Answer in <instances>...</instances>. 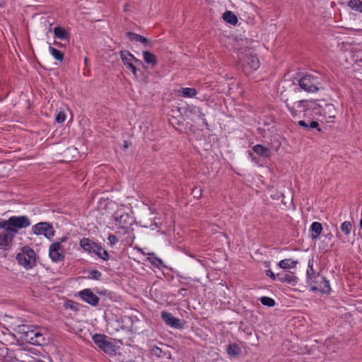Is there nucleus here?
I'll use <instances>...</instances> for the list:
<instances>
[{
	"instance_id": "25",
	"label": "nucleus",
	"mask_w": 362,
	"mask_h": 362,
	"mask_svg": "<svg viewBox=\"0 0 362 362\" xmlns=\"http://www.w3.org/2000/svg\"><path fill=\"white\" fill-rule=\"evenodd\" d=\"M223 19L231 25H235L238 23L237 16L230 11H227L223 14Z\"/></svg>"
},
{
	"instance_id": "5",
	"label": "nucleus",
	"mask_w": 362,
	"mask_h": 362,
	"mask_svg": "<svg viewBox=\"0 0 362 362\" xmlns=\"http://www.w3.org/2000/svg\"><path fill=\"white\" fill-rule=\"evenodd\" d=\"M119 55L122 63L127 69H129L133 74L136 76L137 69L136 65L142 64V62L136 58L131 52L127 50H122L119 52Z\"/></svg>"
},
{
	"instance_id": "38",
	"label": "nucleus",
	"mask_w": 362,
	"mask_h": 362,
	"mask_svg": "<svg viewBox=\"0 0 362 362\" xmlns=\"http://www.w3.org/2000/svg\"><path fill=\"white\" fill-rule=\"evenodd\" d=\"M66 119V114L63 111H59L55 118L57 123H62Z\"/></svg>"
},
{
	"instance_id": "44",
	"label": "nucleus",
	"mask_w": 362,
	"mask_h": 362,
	"mask_svg": "<svg viewBox=\"0 0 362 362\" xmlns=\"http://www.w3.org/2000/svg\"><path fill=\"white\" fill-rule=\"evenodd\" d=\"M267 276H269L273 280H276L277 277L276 274H274V272L271 269H268L266 271Z\"/></svg>"
},
{
	"instance_id": "48",
	"label": "nucleus",
	"mask_w": 362,
	"mask_h": 362,
	"mask_svg": "<svg viewBox=\"0 0 362 362\" xmlns=\"http://www.w3.org/2000/svg\"><path fill=\"white\" fill-rule=\"evenodd\" d=\"M186 292H187V289L184 288L180 289L179 291H178L179 294H180V295L183 296H185Z\"/></svg>"
},
{
	"instance_id": "7",
	"label": "nucleus",
	"mask_w": 362,
	"mask_h": 362,
	"mask_svg": "<svg viewBox=\"0 0 362 362\" xmlns=\"http://www.w3.org/2000/svg\"><path fill=\"white\" fill-rule=\"evenodd\" d=\"M92 339L97 346L105 353L112 354L115 351V345L106 339L107 337L105 335L95 334Z\"/></svg>"
},
{
	"instance_id": "37",
	"label": "nucleus",
	"mask_w": 362,
	"mask_h": 362,
	"mask_svg": "<svg viewBox=\"0 0 362 362\" xmlns=\"http://www.w3.org/2000/svg\"><path fill=\"white\" fill-rule=\"evenodd\" d=\"M102 274L98 270H91L89 272V277L93 279L99 280Z\"/></svg>"
},
{
	"instance_id": "20",
	"label": "nucleus",
	"mask_w": 362,
	"mask_h": 362,
	"mask_svg": "<svg viewBox=\"0 0 362 362\" xmlns=\"http://www.w3.org/2000/svg\"><path fill=\"white\" fill-rule=\"evenodd\" d=\"M143 57L144 62L152 66H156L158 63L157 57L149 51H144Z\"/></svg>"
},
{
	"instance_id": "56",
	"label": "nucleus",
	"mask_w": 362,
	"mask_h": 362,
	"mask_svg": "<svg viewBox=\"0 0 362 362\" xmlns=\"http://www.w3.org/2000/svg\"><path fill=\"white\" fill-rule=\"evenodd\" d=\"M337 236L339 238H340V235H339V233H337Z\"/></svg>"
},
{
	"instance_id": "31",
	"label": "nucleus",
	"mask_w": 362,
	"mask_h": 362,
	"mask_svg": "<svg viewBox=\"0 0 362 362\" xmlns=\"http://www.w3.org/2000/svg\"><path fill=\"white\" fill-rule=\"evenodd\" d=\"M340 230L346 235H349L352 230V224L350 221H344L340 226Z\"/></svg>"
},
{
	"instance_id": "22",
	"label": "nucleus",
	"mask_w": 362,
	"mask_h": 362,
	"mask_svg": "<svg viewBox=\"0 0 362 362\" xmlns=\"http://www.w3.org/2000/svg\"><path fill=\"white\" fill-rule=\"evenodd\" d=\"M252 150L257 155L264 158H268L270 156V150L260 144L254 146Z\"/></svg>"
},
{
	"instance_id": "6",
	"label": "nucleus",
	"mask_w": 362,
	"mask_h": 362,
	"mask_svg": "<svg viewBox=\"0 0 362 362\" xmlns=\"http://www.w3.org/2000/svg\"><path fill=\"white\" fill-rule=\"evenodd\" d=\"M300 87L306 92L314 93L318 90L320 82L318 78L310 74L303 76L299 80Z\"/></svg>"
},
{
	"instance_id": "29",
	"label": "nucleus",
	"mask_w": 362,
	"mask_h": 362,
	"mask_svg": "<svg viewBox=\"0 0 362 362\" xmlns=\"http://www.w3.org/2000/svg\"><path fill=\"white\" fill-rule=\"evenodd\" d=\"M49 50L53 57L59 62H62L64 59V53L54 47L49 46Z\"/></svg>"
},
{
	"instance_id": "10",
	"label": "nucleus",
	"mask_w": 362,
	"mask_h": 362,
	"mask_svg": "<svg viewBox=\"0 0 362 362\" xmlns=\"http://www.w3.org/2000/svg\"><path fill=\"white\" fill-rule=\"evenodd\" d=\"M132 217L127 213L122 211H117L114 214L115 226L118 228H127L132 224Z\"/></svg>"
},
{
	"instance_id": "43",
	"label": "nucleus",
	"mask_w": 362,
	"mask_h": 362,
	"mask_svg": "<svg viewBox=\"0 0 362 362\" xmlns=\"http://www.w3.org/2000/svg\"><path fill=\"white\" fill-rule=\"evenodd\" d=\"M334 108L332 104H326L325 108L324 110V111H325L324 114L326 115L325 111H327L329 112H334Z\"/></svg>"
},
{
	"instance_id": "34",
	"label": "nucleus",
	"mask_w": 362,
	"mask_h": 362,
	"mask_svg": "<svg viewBox=\"0 0 362 362\" xmlns=\"http://www.w3.org/2000/svg\"><path fill=\"white\" fill-rule=\"evenodd\" d=\"M127 36L132 42H140L143 36L133 32L127 33Z\"/></svg>"
},
{
	"instance_id": "12",
	"label": "nucleus",
	"mask_w": 362,
	"mask_h": 362,
	"mask_svg": "<svg viewBox=\"0 0 362 362\" xmlns=\"http://www.w3.org/2000/svg\"><path fill=\"white\" fill-rule=\"evenodd\" d=\"M78 296L82 300L93 306H96L100 300L99 298L88 288L79 291Z\"/></svg>"
},
{
	"instance_id": "11",
	"label": "nucleus",
	"mask_w": 362,
	"mask_h": 362,
	"mask_svg": "<svg viewBox=\"0 0 362 362\" xmlns=\"http://www.w3.org/2000/svg\"><path fill=\"white\" fill-rule=\"evenodd\" d=\"M161 318L165 322V323L170 327L175 329H181L183 327V324L182 323L181 320L175 317L171 313L168 312L162 311Z\"/></svg>"
},
{
	"instance_id": "15",
	"label": "nucleus",
	"mask_w": 362,
	"mask_h": 362,
	"mask_svg": "<svg viewBox=\"0 0 362 362\" xmlns=\"http://www.w3.org/2000/svg\"><path fill=\"white\" fill-rule=\"evenodd\" d=\"M15 234L9 230H4L1 233H0V246L1 247H7L12 242L13 239L15 237Z\"/></svg>"
},
{
	"instance_id": "39",
	"label": "nucleus",
	"mask_w": 362,
	"mask_h": 362,
	"mask_svg": "<svg viewBox=\"0 0 362 362\" xmlns=\"http://www.w3.org/2000/svg\"><path fill=\"white\" fill-rule=\"evenodd\" d=\"M202 189L200 187H194L192 191V194L194 198H199L202 196Z\"/></svg>"
},
{
	"instance_id": "45",
	"label": "nucleus",
	"mask_w": 362,
	"mask_h": 362,
	"mask_svg": "<svg viewBox=\"0 0 362 362\" xmlns=\"http://www.w3.org/2000/svg\"><path fill=\"white\" fill-rule=\"evenodd\" d=\"M298 124L302 127H303L304 129H307L309 128V123L308 122H306L304 120H300L298 122Z\"/></svg>"
},
{
	"instance_id": "52",
	"label": "nucleus",
	"mask_w": 362,
	"mask_h": 362,
	"mask_svg": "<svg viewBox=\"0 0 362 362\" xmlns=\"http://www.w3.org/2000/svg\"><path fill=\"white\" fill-rule=\"evenodd\" d=\"M54 44L58 47H60L62 45V43L61 42H58L57 41H54Z\"/></svg>"
},
{
	"instance_id": "35",
	"label": "nucleus",
	"mask_w": 362,
	"mask_h": 362,
	"mask_svg": "<svg viewBox=\"0 0 362 362\" xmlns=\"http://www.w3.org/2000/svg\"><path fill=\"white\" fill-rule=\"evenodd\" d=\"M65 306L66 308H69L74 311H78L79 310V304L72 300H68L66 302Z\"/></svg>"
},
{
	"instance_id": "8",
	"label": "nucleus",
	"mask_w": 362,
	"mask_h": 362,
	"mask_svg": "<svg viewBox=\"0 0 362 362\" xmlns=\"http://www.w3.org/2000/svg\"><path fill=\"white\" fill-rule=\"evenodd\" d=\"M32 230L34 234L37 235H43L47 238H51L54 235L53 227L47 222H40L34 225Z\"/></svg>"
},
{
	"instance_id": "13",
	"label": "nucleus",
	"mask_w": 362,
	"mask_h": 362,
	"mask_svg": "<svg viewBox=\"0 0 362 362\" xmlns=\"http://www.w3.org/2000/svg\"><path fill=\"white\" fill-rule=\"evenodd\" d=\"M313 291H319L321 293H328L330 291L329 281L325 276L318 277V280L312 286Z\"/></svg>"
},
{
	"instance_id": "2",
	"label": "nucleus",
	"mask_w": 362,
	"mask_h": 362,
	"mask_svg": "<svg viewBox=\"0 0 362 362\" xmlns=\"http://www.w3.org/2000/svg\"><path fill=\"white\" fill-rule=\"evenodd\" d=\"M31 225L30 218L26 216H13L7 220L0 221V229L9 230L15 235L20 229L25 228Z\"/></svg>"
},
{
	"instance_id": "17",
	"label": "nucleus",
	"mask_w": 362,
	"mask_h": 362,
	"mask_svg": "<svg viewBox=\"0 0 362 362\" xmlns=\"http://www.w3.org/2000/svg\"><path fill=\"white\" fill-rule=\"evenodd\" d=\"M276 276L281 283H288L292 285H295L296 283L297 278L291 272L285 274L278 273L276 274Z\"/></svg>"
},
{
	"instance_id": "14",
	"label": "nucleus",
	"mask_w": 362,
	"mask_h": 362,
	"mask_svg": "<svg viewBox=\"0 0 362 362\" xmlns=\"http://www.w3.org/2000/svg\"><path fill=\"white\" fill-rule=\"evenodd\" d=\"M98 244L88 238H83L80 240V246L83 250L89 253H94L95 250L98 249Z\"/></svg>"
},
{
	"instance_id": "30",
	"label": "nucleus",
	"mask_w": 362,
	"mask_h": 362,
	"mask_svg": "<svg viewBox=\"0 0 362 362\" xmlns=\"http://www.w3.org/2000/svg\"><path fill=\"white\" fill-rule=\"evenodd\" d=\"M93 254H95L99 258H101L103 260H107L109 259V255L107 252L103 249L100 245H98V249L95 250V252Z\"/></svg>"
},
{
	"instance_id": "40",
	"label": "nucleus",
	"mask_w": 362,
	"mask_h": 362,
	"mask_svg": "<svg viewBox=\"0 0 362 362\" xmlns=\"http://www.w3.org/2000/svg\"><path fill=\"white\" fill-rule=\"evenodd\" d=\"M139 42L142 43L145 47H151L153 45L151 41L144 37H142L141 40Z\"/></svg>"
},
{
	"instance_id": "33",
	"label": "nucleus",
	"mask_w": 362,
	"mask_h": 362,
	"mask_svg": "<svg viewBox=\"0 0 362 362\" xmlns=\"http://www.w3.org/2000/svg\"><path fill=\"white\" fill-rule=\"evenodd\" d=\"M260 302L262 305L269 307H273L275 305V300L273 298L267 296L261 297Z\"/></svg>"
},
{
	"instance_id": "18",
	"label": "nucleus",
	"mask_w": 362,
	"mask_h": 362,
	"mask_svg": "<svg viewBox=\"0 0 362 362\" xmlns=\"http://www.w3.org/2000/svg\"><path fill=\"white\" fill-rule=\"evenodd\" d=\"M189 112L192 115L197 116L200 119H202L204 124L206 127V128L209 127V124L205 118V113L199 107L192 106L191 107H189Z\"/></svg>"
},
{
	"instance_id": "47",
	"label": "nucleus",
	"mask_w": 362,
	"mask_h": 362,
	"mask_svg": "<svg viewBox=\"0 0 362 362\" xmlns=\"http://www.w3.org/2000/svg\"><path fill=\"white\" fill-rule=\"evenodd\" d=\"M249 156L251 158L252 160L255 162V163H257V158L253 156V153L250 151H248Z\"/></svg>"
},
{
	"instance_id": "23",
	"label": "nucleus",
	"mask_w": 362,
	"mask_h": 362,
	"mask_svg": "<svg viewBox=\"0 0 362 362\" xmlns=\"http://www.w3.org/2000/svg\"><path fill=\"white\" fill-rule=\"evenodd\" d=\"M150 354L152 356H155L156 358H163V357H170V353L168 351L162 350L158 346H153L151 351Z\"/></svg>"
},
{
	"instance_id": "49",
	"label": "nucleus",
	"mask_w": 362,
	"mask_h": 362,
	"mask_svg": "<svg viewBox=\"0 0 362 362\" xmlns=\"http://www.w3.org/2000/svg\"><path fill=\"white\" fill-rule=\"evenodd\" d=\"M123 147L124 149H127L129 148V144L127 141H124Z\"/></svg>"
},
{
	"instance_id": "41",
	"label": "nucleus",
	"mask_w": 362,
	"mask_h": 362,
	"mask_svg": "<svg viewBox=\"0 0 362 362\" xmlns=\"http://www.w3.org/2000/svg\"><path fill=\"white\" fill-rule=\"evenodd\" d=\"M309 128L317 129L320 132L322 131L321 128L319 127V123L317 121H311L309 123Z\"/></svg>"
},
{
	"instance_id": "32",
	"label": "nucleus",
	"mask_w": 362,
	"mask_h": 362,
	"mask_svg": "<svg viewBox=\"0 0 362 362\" xmlns=\"http://www.w3.org/2000/svg\"><path fill=\"white\" fill-rule=\"evenodd\" d=\"M240 350L238 345L234 344H230L229 346H228L227 353L228 354V355L235 356L238 355L240 354Z\"/></svg>"
},
{
	"instance_id": "53",
	"label": "nucleus",
	"mask_w": 362,
	"mask_h": 362,
	"mask_svg": "<svg viewBox=\"0 0 362 362\" xmlns=\"http://www.w3.org/2000/svg\"><path fill=\"white\" fill-rule=\"evenodd\" d=\"M328 117V119L334 118V117H335V115H332V114H330V115H328V117Z\"/></svg>"
},
{
	"instance_id": "46",
	"label": "nucleus",
	"mask_w": 362,
	"mask_h": 362,
	"mask_svg": "<svg viewBox=\"0 0 362 362\" xmlns=\"http://www.w3.org/2000/svg\"><path fill=\"white\" fill-rule=\"evenodd\" d=\"M180 278L182 279L180 283L183 285H187L189 283L188 281L191 279L190 277L180 276Z\"/></svg>"
},
{
	"instance_id": "51",
	"label": "nucleus",
	"mask_w": 362,
	"mask_h": 362,
	"mask_svg": "<svg viewBox=\"0 0 362 362\" xmlns=\"http://www.w3.org/2000/svg\"><path fill=\"white\" fill-rule=\"evenodd\" d=\"M67 238L66 237H63L61 238V241L59 243H63V242H65Z\"/></svg>"
},
{
	"instance_id": "9",
	"label": "nucleus",
	"mask_w": 362,
	"mask_h": 362,
	"mask_svg": "<svg viewBox=\"0 0 362 362\" xmlns=\"http://www.w3.org/2000/svg\"><path fill=\"white\" fill-rule=\"evenodd\" d=\"M49 256L54 262H59L64 259V248L61 243H53L50 245Z\"/></svg>"
},
{
	"instance_id": "1",
	"label": "nucleus",
	"mask_w": 362,
	"mask_h": 362,
	"mask_svg": "<svg viewBox=\"0 0 362 362\" xmlns=\"http://www.w3.org/2000/svg\"><path fill=\"white\" fill-rule=\"evenodd\" d=\"M16 330L21 334V339L27 343L34 345H42L45 342V337L40 329L33 325H18Z\"/></svg>"
},
{
	"instance_id": "55",
	"label": "nucleus",
	"mask_w": 362,
	"mask_h": 362,
	"mask_svg": "<svg viewBox=\"0 0 362 362\" xmlns=\"http://www.w3.org/2000/svg\"><path fill=\"white\" fill-rule=\"evenodd\" d=\"M36 362H45V361H42V360H37Z\"/></svg>"
},
{
	"instance_id": "16",
	"label": "nucleus",
	"mask_w": 362,
	"mask_h": 362,
	"mask_svg": "<svg viewBox=\"0 0 362 362\" xmlns=\"http://www.w3.org/2000/svg\"><path fill=\"white\" fill-rule=\"evenodd\" d=\"M321 276L317 274V272L313 269V261L309 260L308 262V269L307 270V277L308 283L313 286V284H315L316 281L318 280V277Z\"/></svg>"
},
{
	"instance_id": "24",
	"label": "nucleus",
	"mask_w": 362,
	"mask_h": 362,
	"mask_svg": "<svg viewBox=\"0 0 362 362\" xmlns=\"http://www.w3.org/2000/svg\"><path fill=\"white\" fill-rule=\"evenodd\" d=\"M297 264V261L292 260L291 259H284L281 260L278 265L280 268L285 269L296 268Z\"/></svg>"
},
{
	"instance_id": "3",
	"label": "nucleus",
	"mask_w": 362,
	"mask_h": 362,
	"mask_svg": "<svg viewBox=\"0 0 362 362\" xmlns=\"http://www.w3.org/2000/svg\"><path fill=\"white\" fill-rule=\"evenodd\" d=\"M16 260L26 269H31L35 265V252L29 246H24L22 248L21 252L17 254Z\"/></svg>"
},
{
	"instance_id": "42",
	"label": "nucleus",
	"mask_w": 362,
	"mask_h": 362,
	"mask_svg": "<svg viewBox=\"0 0 362 362\" xmlns=\"http://www.w3.org/2000/svg\"><path fill=\"white\" fill-rule=\"evenodd\" d=\"M107 239L111 245H114L118 241L117 238L115 235H110Z\"/></svg>"
},
{
	"instance_id": "4",
	"label": "nucleus",
	"mask_w": 362,
	"mask_h": 362,
	"mask_svg": "<svg viewBox=\"0 0 362 362\" xmlns=\"http://www.w3.org/2000/svg\"><path fill=\"white\" fill-rule=\"evenodd\" d=\"M242 69L245 74H250L259 67L258 58L249 50L240 59Z\"/></svg>"
},
{
	"instance_id": "36",
	"label": "nucleus",
	"mask_w": 362,
	"mask_h": 362,
	"mask_svg": "<svg viewBox=\"0 0 362 362\" xmlns=\"http://www.w3.org/2000/svg\"><path fill=\"white\" fill-rule=\"evenodd\" d=\"M315 103L313 102H309V101H306V100H300L298 102V107H303L305 108V107L306 106L308 108H310V107H313V105H315ZM313 108H315L313 107Z\"/></svg>"
},
{
	"instance_id": "54",
	"label": "nucleus",
	"mask_w": 362,
	"mask_h": 362,
	"mask_svg": "<svg viewBox=\"0 0 362 362\" xmlns=\"http://www.w3.org/2000/svg\"><path fill=\"white\" fill-rule=\"evenodd\" d=\"M360 227L362 229V216H361V221H360Z\"/></svg>"
},
{
	"instance_id": "27",
	"label": "nucleus",
	"mask_w": 362,
	"mask_h": 362,
	"mask_svg": "<svg viewBox=\"0 0 362 362\" xmlns=\"http://www.w3.org/2000/svg\"><path fill=\"white\" fill-rule=\"evenodd\" d=\"M348 6L351 9L362 13V1H361V0H350L348 2Z\"/></svg>"
},
{
	"instance_id": "19",
	"label": "nucleus",
	"mask_w": 362,
	"mask_h": 362,
	"mask_svg": "<svg viewBox=\"0 0 362 362\" xmlns=\"http://www.w3.org/2000/svg\"><path fill=\"white\" fill-rule=\"evenodd\" d=\"M197 94L196 89L192 88H181L177 90V95L185 98H194Z\"/></svg>"
},
{
	"instance_id": "21",
	"label": "nucleus",
	"mask_w": 362,
	"mask_h": 362,
	"mask_svg": "<svg viewBox=\"0 0 362 362\" xmlns=\"http://www.w3.org/2000/svg\"><path fill=\"white\" fill-rule=\"evenodd\" d=\"M141 252L144 255H148L146 259L151 264H153L157 267H160V266L163 265V262L162 259L157 257L153 252L145 253L143 251Z\"/></svg>"
},
{
	"instance_id": "26",
	"label": "nucleus",
	"mask_w": 362,
	"mask_h": 362,
	"mask_svg": "<svg viewBox=\"0 0 362 362\" xmlns=\"http://www.w3.org/2000/svg\"><path fill=\"white\" fill-rule=\"evenodd\" d=\"M54 34L56 37L60 40H67L69 38V33L66 29L62 27H55L54 28Z\"/></svg>"
},
{
	"instance_id": "28",
	"label": "nucleus",
	"mask_w": 362,
	"mask_h": 362,
	"mask_svg": "<svg viewBox=\"0 0 362 362\" xmlns=\"http://www.w3.org/2000/svg\"><path fill=\"white\" fill-rule=\"evenodd\" d=\"M310 230L313 233H315V235L313 234V238H316V237L322 233V224L319 222H313L311 224Z\"/></svg>"
},
{
	"instance_id": "50",
	"label": "nucleus",
	"mask_w": 362,
	"mask_h": 362,
	"mask_svg": "<svg viewBox=\"0 0 362 362\" xmlns=\"http://www.w3.org/2000/svg\"><path fill=\"white\" fill-rule=\"evenodd\" d=\"M291 113L293 116L296 115V111L293 110V108H289Z\"/></svg>"
}]
</instances>
